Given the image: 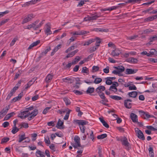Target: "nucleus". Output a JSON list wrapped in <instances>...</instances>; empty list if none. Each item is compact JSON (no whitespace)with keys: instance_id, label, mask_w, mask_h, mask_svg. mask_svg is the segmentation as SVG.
Instances as JSON below:
<instances>
[{"instance_id":"54","label":"nucleus","mask_w":157,"mask_h":157,"mask_svg":"<svg viewBox=\"0 0 157 157\" xmlns=\"http://www.w3.org/2000/svg\"><path fill=\"white\" fill-rule=\"evenodd\" d=\"M141 54L143 55H146L147 56H151V54H150L149 53H147V52L145 51H143L142 52H141Z\"/></svg>"},{"instance_id":"28","label":"nucleus","mask_w":157,"mask_h":157,"mask_svg":"<svg viewBox=\"0 0 157 157\" xmlns=\"http://www.w3.org/2000/svg\"><path fill=\"white\" fill-rule=\"evenodd\" d=\"M98 95L100 97V98L102 100H104V101L106 102H108V100L105 97L104 95V94L103 93H99L98 94Z\"/></svg>"},{"instance_id":"40","label":"nucleus","mask_w":157,"mask_h":157,"mask_svg":"<svg viewBox=\"0 0 157 157\" xmlns=\"http://www.w3.org/2000/svg\"><path fill=\"white\" fill-rule=\"evenodd\" d=\"M80 59V58L79 56H77L76 58L72 61V63L74 64H76L78 62Z\"/></svg>"},{"instance_id":"5","label":"nucleus","mask_w":157,"mask_h":157,"mask_svg":"<svg viewBox=\"0 0 157 157\" xmlns=\"http://www.w3.org/2000/svg\"><path fill=\"white\" fill-rule=\"evenodd\" d=\"M111 52V55L113 57L118 56L121 53L120 51L116 48Z\"/></svg>"},{"instance_id":"33","label":"nucleus","mask_w":157,"mask_h":157,"mask_svg":"<svg viewBox=\"0 0 157 157\" xmlns=\"http://www.w3.org/2000/svg\"><path fill=\"white\" fill-rule=\"evenodd\" d=\"M150 54H151V56L152 55L157 56V51L154 49H151L150 51Z\"/></svg>"},{"instance_id":"53","label":"nucleus","mask_w":157,"mask_h":157,"mask_svg":"<svg viewBox=\"0 0 157 157\" xmlns=\"http://www.w3.org/2000/svg\"><path fill=\"white\" fill-rule=\"evenodd\" d=\"M49 147L53 151H56L55 145L54 144H51L49 146Z\"/></svg>"},{"instance_id":"56","label":"nucleus","mask_w":157,"mask_h":157,"mask_svg":"<svg viewBox=\"0 0 157 157\" xmlns=\"http://www.w3.org/2000/svg\"><path fill=\"white\" fill-rule=\"evenodd\" d=\"M100 17L99 16H98L97 15H95L94 16H92L91 17H90V18L91 20H96L98 17Z\"/></svg>"},{"instance_id":"1","label":"nucleus","mask_w":157,"mask_h":157,"mask_svg":"<svg viewBox=\"0 0 157 157\" xmlns=\"http://www.w3.org/2000/svg\"><path fill=\"white\" fill-rule=\"evenodd\" d=\"M135 131L138 137L143 140H145V137L142 132L137 128H135Z\"/></svg>"},{"instance_id":"25","label":"nucleus","mask_w":157,"mask_h":157,"mask_svg":"<svg viewBox=\"0 0 157 157\" xmlns=\"http://www.w3.org/2000/svg\"><path fill=\"white\" fill-rule=\"evenodd\" d=\"M157 18V15L151 17H150L148 18H146L144 19L145 21H148L153 20L154 19Z\"/></svg>"},{"instance_id":"15","label":"nucleus","mask_w":157,"mask_h":157,"mask_svg":"<svg viewBox=\"0 0 157 157\" xmlns=\"http://www.w3.org/2000/svg\"><path fill=\"white\" fill-rule=\"evenodd\" d=\"M80 138L78 136H75L74 140L76 144H77V146L79 147H81V144L80 143Z\"/></svg>"},{"instance_id":"64","label":"nucleus","mask_w":157,"mask_h":157,"mask_svg":"<svg viewBox=\"0 0 157 157\" xmlns=\"http://www.w3.org/2000/svg\"><path fill=\"white\" fill-rule=\"evenodd\" d=\"M136 87L135 85H133L132 86H129V90H136Z\"/></svg>"},{"instance_id":"16","label":"nucleus","mask_w":157,"mask_h":157,"mask_svg":"<svg viewBox=\"0 0 157 157\" xmlns=\"http://www.w3.org/2000/svg\"><path fill=\"white\" fill-rule=\"evenodd\" d=\"M21 82V81H19L18 82V83L16 84V86L14 87L13 88L11 91L13 93H14L15 92V91L18 89L19 87L20 86Z\"/></svg>"},{"instance_id":"6","label":"nucleus","mask_w":157,"mask_h":157,"mask_svg":"<svg viewBox=\"0 0 157 157\" xmlns=\"http://www.w3.org/2000/svg\"><path fill=\"white\" fill-rule=\"evenodd\" d=\"M130 117L133 122L134 123L138 122L137 116L136 114L133 113H131L130 114Z\"/></svg>"},{"instance_id":"51","label":"nucleus","mask_w":157,"mask_h":157,"mask_svg":"<svg viewBox=\"0 0 157 157\" xmlns=\"http://www.w3.org/2000/svg\"><path fill=\"white\" fill-rule=\"evenodd\" d=\"M150 42H153L154 41L157 40V36L155 35L154 36L150 37Z\"/></svg>"},{"instance_id":"61","label":"nucleus","mask_w":157,"mask_h":157,"mask_svg":"<svg viewBox=\"0 0 157 157\" xmlns=\"http://www.w3.org/2000/svg\"><path fill=\"white\" fill-rule=\"evenodd\" d=\"M97 49V48H96L95 46L92 47L91 48H90V53H92L93 52L95 51Z\"/></svg>"},{"instance_id":"37","label":"nucleus","mask_w":157,"mask_h":157,"mask_svg":"<svg viewBox=\"0 0 157 157\" xmlns=\"http://www.w3.org/2000/svg\"><path fill=\"white\" fill-rule=\"evenodd\" d=\"M66 79L69 80V83H72L75 82V78L73 77H67L66 78Z\"/></svg>"},{"instance_id":"38","label":"nucleus","mask_w":157,"mask_h":157,"mask_svg":"<svg viewBox=\"0 0 157 157\" xmlns=\"http://www.w3.org/2000/svg\"><path fill=\"white\" fill-rule=\"evenodd\" d=\"M38 113V110L36 109H34L33 112L30 113V115H32L34 117L36 116Z\"/></svg>"},{"instance_id":"23","label":"nucleus","mask_w":157,"mask_h":157,"mask_svg":"<svg viewBox=\"0 0 157 157\" xmlns=\"http://www.w3.org/2000/svg\"><path fill=\"white\" fill-rule=\"evenodd\" d=\"M78 51V49H76L75 51H74L70 53H69L66 56L67 58H68L69 57H72L76 53H77Z\"/></svg>"},{"instance_id":"26","label":"nucleus","mask_w":157,"mask_h":157,"mask_svg":"<svg viewBox=\"0 0 157 157\" xmlns=\"http://www.w3.org/2000/svg\"><path fill=\"white\" fill-rule=\"evenodd\" d=\"M127 61L129 62L136 63L137 62L138 60L136 58L131 57L127 59Z\"/></svg>"},{"instance_id":"13","label":"nucleus","mask_w":157,"mask_h":157,"mask_svg":"<svg viewBox=\"0 0 157 157\" xmlns=\"http://www.w3.org/2000/svg\"><path fill=\"white\" fill-rule=\"evenodd\" d=\"M36 155L38 157H44L45 156L44 152L39 150H37L36 152Z\"/></svg>"},{"instance_id":"43","label":"nucleus","mask_w":157,"mask_h":157,"mask_svg":"<svg viewBox=\"0 0 157 157\" xmlns=\"http://www.w3.org/2000/svg\"><path fill=\"white\" fill-rule=\"evenodd\" d=\"M10 140L8 137H5L2 138L1 141V144H3L7 142Z\"/></svg>"},{"instance_id":"32","label":"nucleus","mask_w":157,"mask_h":157,"mask_svg":"<svg viewBox=\"0 0 157 157\" xmlns=\"http://www.w3.org/2000/svg\"><path fill=\"white\" fill-rule=\"evenodd\" d=\"M94 91V87H89L86 91L87 94H91L93 93Z\"/></svg>"},{"instance_id":"20","label":"nucleus","mask_w":157,"mask_h":157,"mask_svg":"<svg viewBox=\"0 0 157 157\" xmlns=\"http://www.w3.org/2000/svg\"><path fill=\"white\" fill-rule=\"evenodd\" d=\"M99 119L100 121L102 124L103 126H104L105 127L107 128H109V125L108 124L104 121L103 119V118L102 117H100Z\"/></svg>"},{"instance_id":"60","label":"nucleus","mask_w":157,"mask_h":157,"mask_svg":"<svg viewBox=\"0 0 157 157\" xmlns=\"http://www.w3.org/2000/svg\"><path fill=\"white\" fill-rule=\"evenodd\" d=\"M9 20V19H6L2 20L1 22H0V26L4 24L5 23L7 22Z\"/></svg>"},{"instance_id":"62","label":"nucleus","mask_w":157,"mask_h":157,"mask_svg":"<svg viewBox=\"0 0 157 157\" xmlns=\"http://www.w3.org/2000/svg\"><path fill=\"white\" fill-rule=\"evenodd\" d=\"M13 93L12 92L10 91V93L8 94L6 98L7 100H9L10 99L11 97L13 95Z\"/></svg>"},{"instance_id":"8","label":"nucleus","mask_w":157,"mask_h":157,"mask_svg":"<svg viewBox=\"0 0 157 157\" xmlns=\"http://www.w3.org/2000/svg\"><path fill=\"white\" fill-rule=\"evenodd\" d=\"M105 87L103 86H98L95 90L99 94L101 93L102 92L105 90Z\"/></svg>"},{"instance_id":"7","label":"nucleus","mask_w":157,"mask_h":157,"mask_svg":"<svg viewBox=\"0 0 157 157\" xmlns=\"http://www.w3.org/2000/svg\"><path fill=\"white\" fill-rule=\"evenodd\" d=\"M75 121L79 125H82V126H84V125H86L88 123V121L83 120H76Z\"/></svg>"},{"instance_id":"58","label":"nucleus","mask_w":157,"mask_h":157,"mask_svg":"<svg viewBox=\"0 0 157 157\" xmlns=\"http://www.w3.org/2000/svg\"><path fill=\"white\" fill-rule=\"evenodd\" d=\"M108 45L109 47H112L113 48H115L116 47L115 44L111 42H109Z\"/></svg>"},{"instance_id":"44","label":"nucleus","mask_w":157,"mask_h":157,"mask_svg":"<svg viewBox=\"0 0 157 157\" xmlns=\"http://www.w3.org/2000/svg\"><path fill=\"white\" fill-rule=\"evenodd\" d=\"M153 31L151 29H147L143 30V33L146 34H148L149 33H151Z\"/></svg>"},{"instance_id":"11","label":"nucleus","mask_w":157,"mask_h":157,"mask_svg":"<svg viewBox=\"0 0 157 157\" xmlns=\"http://www.w3.org/2000/svg\"><path fill=\"white\" fill-rule=\"evenodd\" d=\"M36 79L33 78L32 80H30L27 83V84L25 86V89L27 90L29 87H30L34 82Z\"/></svg>"},{"instance_id":"24","label":"nucleus","mask_w":157,"mask_h":157,"mask_svg":"<svg viewBox=\"0 0 157 157\" xmlns=\"http://www.w3.org/2000/svg\"><path fill=\"white\" fill-rule=\"evenodd\" d=\"M46 25L47 26V29L45 31V32L47 35H48V34H51L52 32L50 30L51 28L50 26L47 24Z\"/></svg>"},{"instance_id":"17","label":"nucleus","mask_w":157,"mask_h":157,"mask_svg":"<svg viewBox=\"0 0 157 157\" xmlns=\"http://www.w3.org/2000/svg\"><path fill=\"white\" fill-rule=\"evenodd\" d=\"M53 76V75L52 74H49L47 76L46 78V81L47 83L49 82L52 79Z\"/></svg>"},{"instance_id":"42","label":"nucleus","mask_w":157,"mask_h":157,"mask_svg":"<svg viewBox=\"0 0 157 157\" xmlns=\"http://www.w3.org/2000/svg\"><path fill=\"white\" fill-rule=\"evenodd\" d=\"M18 40V38L17 36H15L14 38L11 41L10 45L11 46H13L15 44V42L16 41Z\"/></svg>"},{"instance_id":"39","label":"nucleus","mask_w":157,"mask_h":157,"mask_svg":"<svg viewBox=\"0 0 157 157\" xmlns=\"http://www.w3.org/2000/svg\"><path fill=\"white\" fill-rule=\"evenodd\" d=\"M71 111V110L70 109H69L68 112L66 113L65 116H64L63 119L64 120H67L68 119L69 116V114L70 113Z\"/></svg>"},{"instance_id":"49","label":"nucleus","mask_w":157,"mask_h":157,"mask_svg":"<svg viewBox=\"0 0 157 157\" xmlns=\"http://www.w3.org/2000/svg\"><path fill=\"white\" fill-rule=\"evenodd\" d=\"M26 17L29 20V21H30L34 17L33 15L32 14H29Z\"/></svg>"},{"instance_id":"18","label":"nucleus","mask_w":157,"mask_h":157,"mask_svg":"<svg viewBox=\"0 0 157 157\" xmlns=\"http://www.w3.org/2000/svg\"><path fill=\"white\" fill-rule=\"evenodd\" d=\"M128 95L130 97L135 98L137 95V93L135 91H132L128 93Z\"/></svg>"},{"instance_id":"10","label":"nucleus","mask_w":157,"mask_h":157,"mask_svg":"<svg viewBox=\"0 0 157 157\" xmlns=\"http://www.w3.org/2000/svg\"><path fill=\"white\" fill-rule=\"evenodd\" d=\"M121 142L122 145L126 147H128L129 144L127 139L125 137H124V139L122 140Z\"/></svg>"},{"instance_id":"21","label":"nucleus","mask_w":157,"mask_h":157,"mask_svg":"<svg viewBox=\"0 0 157 157\" xmlns=\"http://www.w3.org/2000/svg\"><path fill=\"white\" fill-rule=\"evenodd\" d=\"M40 43V40H37L36 42H35L29 46L28 48V50H29L31 49L33 47L36 46L38 44Z\"/></svg>"},{"instance_id":"19","label":"nucleus","mask_w":157,"mask_h":157,"mask_svg":"<svg viewBox=\"0 0 157 157\" xmlns=\"http://www.w3.org/2000/svg\"><path fill=\"white\" fill-rule=\"evenodd\" d=\"M39 21V20L36 21L34 22L32 24L29 25L28 26L27 29H30L32 28H34V26H36V25H37Z\"/></svg>"},{"instance_id":"22","label":"nucleus","mask_w":157,"mask_h":157,"mask_svg":"<svg viewBox=\"0 0 157 157\" xmlns=\"http://www.w3.org/2000/svg\"><path fill=\"white\" fill-rule=\"evenodd\" d=\"M19 138L18 140V142L19 143H21L23 140L28 138V137H25V134L24 133L22 135H19Z\"/></svg>"},{"instance_id":"4","label":"nucleus","mask_w":157,"mask_h":157,"mask_svg":"<svg viewBox=\"0 0 157 157\" xmlns=\"http://www.w3.org/2000/svg\"><path fill=\"white\" fill-rule=\"evenodd\" d=\"M125 69H116L113 71L112 73L115 75H118L119 76H122L123 74L122 73L124 72Z\"/></svg>"},{"instance_id":"46","label":"nucleus","mask_w":157,"mask_h":157,"mask_svg":"<svg viewBox=\"0 0 157 157\" xmlns=\"http://www.w3.org/2000/svg\"><path fill=\"white\" fill-rule=\"evenodd\" d=\"M109 90L114 92V93H116L117 92V87H115L110 86Z\"/></svg>"},{"instance_id":"12","label":"nucleus","mask_w":157,"mask_h":157,"mask_svg":"<svg viewBox=\"0 0 157 157\" xmlns=\"http://www.w3.org/2000/svg\"><path fill=\"white\" fill-rule=\"evenodd\" d=\"M9 109V106H6V108L3 109L0 112V117H1V115H2L3 116H4L7 113L8 110Z\"/></svg>"},{"instance_id":"14","label":"nucleus","mask_w":157,"mask_h":157,"mask_svg":"<svg viewBox=\"0 0 157 157\" xmlns=\"http://www.w3.org/2000/svg\"><path fill=\"white\" fill-rule=\"evenodd\" d=\"M137 71V69H126L125 74L128 75L135 73Z\"/></svg>"},{"instance_id":"31","label":"nucleus","mask_w":157,"mask_h":157,"mask_svg":"<svg viewBox=\"0 0 157 157\" xmlns=\"http://www.w3.org/2000/svg\"><path fill=\"white\" fill-rule=\"evenodd\" d=\"M63 100L65 102L66 105L67 106L70 105L71 102L69 99L65 97L63 98Z\"/></svg>"},{"instance_id":"52","label":"nucleus","mask_w":157,"mask_h":157,"mask_svg":"<svg viewBox=\"0 0 157 157\" xmlns=\"http://www.w3.org/2000/svg\"><path fill=\"white\" fill-rule=\"evenodd\" d=\"M73 92L76 95H80L82 94H83V93L80 91L78 90H73Z\"/></svg>"},{"instance_id":"3","label":"nucleus","mask_w":157,"mask_h":157,"mask_svg":"<svg viewBox=\"0 0 157 157\" xmlns=\"http://www.w3.org/2000/svg\"><path fill=\"white\" fill-rule=\"evenodd\" d=\"M132 100L130 99H127L124 101V105L127 109H130L132 107V104L130 103Z\"/></svg>"},{"instance_id":"36","label":"nucleus","mask_w":157,"mask_h":157,"mask_svg":"<svg viewBox=\"0 0 157 157\" xmlns=\"http://www.w3.org/2000/svg\"><path fill=\"white\" fill-rule=\"evenodd\" d=\"M19 129L17 128L16 126H14L12 128V130L11 131V132L13 134H15L16 132H18L19 131Z\"/></svg>"},{"instance_id":"34","label":"nucleus","mask_w":157,"mask_h":157,"mask_svg":"<svg viewBox=\"0 0 157 157\" xmlns=\"http://www.w3.org/2000/svg\"><path fill=\"white\" fill-rule=\"evenodd\" d=\"M63 124V122H62L60 119L58 121L57 123L56 127L59 128H60V127L62 126Z\"/></svg>"},{"instance_id":"2","label":"nucleus","mask_w":157,"mask_h":157,"mask_svg":"<svg viewBox=\"0 0 157 157\" xmlns=\"http://www.w3.org/2000/svg\"><path fill=\"white\" fill-rule=\"evenodd\" d=\"M30 114V113L28 111H25L20 113L18 117L22 119H24L28 117Z\"/></svg>"},{"instance_id":"47","label":"nucleus","mask_w":157,"mask_h":157,"mask_svg":"<svg viewBox=\"0 0 157 157\" xmlns=\"http://www.w3.org/2000/svg\"><path fill=\"white\" fill-rule=\"evenodd\" d=\"M21 128L23 127L25 128H27L29 127L28 124L25 122H22L21 124Z\"/></svg>"},{"instance_id":"27","label":"nucleus","mask_w":157,"mask_h":157,"mask_svg":"<svg viewBox=\"0 0 157 157\" xmlns=\"http://www.w3.org/2000/svg\"><path fill=\"white\" fill-rule=\"evenodd\" d=\"M109 97L112 99L117 101L121 100L122 99V98L121 97L118 96L109 95Z\"/></svg>"},{"instance_id":"35","label":"nucleus","mask_w":157,"mask_h":157,"mask_svg":"<svg viewBox=\"0 0 157 157\" xmlns=\"http://www.w3.org/2000/svg\"><path fill=\"white\" fill-rule=\"evenodd\" d=\"M107 136V135L106 134H103L97 136L98 139H102L106 138Z\"/></svg>"},{"instance_id":"41","label":"nucleus","mask_w":157,"mask_h":157,"mask_svg":"<svg viewBox=\"0 0 157 157\" xmlns=\"http://www.w3.org/2000/svg\"><path fill=\"white\" fill-rule=\"evenodd\" d=\"M102 81V79L99 78H96L94 81V83L97 84L100 83Z\"/></svg>"},{"instance_id":"59","label":"nucleus","mask_w":157,"mask_h":157,"mask_svg":"<svg viewBox=\"0 0 157 157\" xmlns=\"http://www.w3.org/2000/svg\"><path fill=\"white\" fill-rule=\"evenodd\" d=\"M2 125L4 128H6L9 125V123L7 121L5 122L2 124Z\"/></svg>"},{"instance_id":"45","label":"nucleus","mask_w":157,"mask_h":157,"mask_svg":"<svg viewBox=\"0 0 157 157\" xmlns=\"http://www.w3.org/2000/svg\"><path fill=\"white\" fill-rule=\"evenodd\" d=\"M118 6H112L110 8H109V9H103V10L104 11H105V10H107L111 11V10H113L116 9L118 8Z\"/></svg>"},{"instance_id":"30","label":"nucleus","mask_w":157,"mask_h":157,"mask_svg":"<svg viewBox=\"0 0 157 157\" xmlns=\"http://www.w3.org/2000/svg\"><path fill=\"white\" fill-rule=\"evenodd\" d=\"M86 33V31H81L80 32L78 33L77 32H75L73 33V35H81Z\"/></svg>"},{"instance_id":"57","label":"nucleus","mask_w":157,"mask_h":157,"mask_svg":"<svg viewBox=\"0 0 157 157\" xmlns=\"http://www.w3.org/2000/svg\"><path fill=\"white\" fill-rule=\"evenodd\" d=\"M155 2V0L151 1L150 2H148L146 3H144L142 4L143 5H147L148 6L150 4H151Z\"/></svg>"},{"instance_id":"55","label":"nucleus","mask_w":157,"mask_h":157,"mask_svg":"<svg viewBox=\"0 0 157 157\" xmlns=\"http://www.w3.org/2000/svg\"><path fill=\"white\" fill-rule=\"evenodd\" d=\"M51 107H46L43 111V113L44 114H46L48 112V111L50 109Z\"/></svg>"},{"instance_id":"50","label":"nucleus","mask_w":157,"mask_h":157,"mask_svg":"<svg viewBox=\"0 0 157 157\" xmlns=\"http://www.w3.org/2000/svg\"><path fill=\"white\" fill-rule=\"evenodd\" d=\"M8 10H6L4 12H0V18L3 16L9 13Z\"/></svg>"},{"instance_id":"63","label":"nucleus","mask_w":157,"mask_h":157,"mask_svg":"<svg viewBox=\"0 0 157 157\" xmlns=\"http://www.w3.org/2000/svg\"><path fill=\"white\" fill-rule=\"evenodd\" d=\"M90 138L93 141H94V135L93 134V131H91V133L90 134Z\"/></svg>"},{"instance_id":"9","label":"nucleus","mask_w":157,"mask_h":157,"mask_svg":"<svg viewBox=\"0 0 157 157\" xmlns=\"http://www.w3.org/2000/svg\"><path fill=\"white\" fill-rule=\"evenodd\" d=\"M23 92H21L20 94H19L18 96L14 98L12 100V102H15L20 100L22 97L23 96Z\"/></svg>"},{"instance_id":"48","label":"nucleus","mask_w":157,"mask_h":157,"mask_svg":"<svg viewBox=\"0 0 157 157\" xmlns=\"http://www.w3.org/2000/svg\"><path fill=\"white\" fill-rule=\"evenodd\" d=\"M146 127L148 129L154 131H157V129L154 128V127L151 126H146Z\"/></svg>"},{"instance_id":"29","label":"nucleus","mask_w":157,"mask_h":157,"mask_svg":"<svg viewBox=\"0 0 157 157\" xmlns=\"http://www.w3.org/2000/svg\"><path fill=\"white\" fill-rule=\"evenodd\" d=\"M95 40V39H91L87 41H85L83 44L84 46L89 45L90 44L94 42Z\"/></svg>"}]
</instances>
